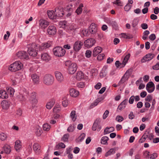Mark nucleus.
I'll return each instance as SVG.
<instances>
[{"instance_id":"obj_44","label":"nucleus","mask_w":159,"mask_h":159,"mask_svg":"<svg viewBox=\"0 0 159 159\" xmlns=\"http://www.w3.org/2000/svg\"><path fill=\"white\" fill-rule=\"evenodd\" d=\"M132 71L133 69L130 68L126 71L124 75L129 78L130 75L132 73Z\"/></svg>"},{"instance_id":"obj_64","label":"nucleus","mask_w":159,"mask_h":159,"mask_svg":"<svg viewBox=\"0 0 159 159\" xmlns=\"http://www.w3.org/2000/svg\"><path fill=\"white\" fill-rule=\"evenodd\" d=\"M157 155L156 154H153L151 155L150 157H148V159H154L157 157Z\"/></svg>"},{"instance_id":"obj_25","label":"nucleus","mask_w":159,"mask_h":159,"mask_svg":"<svg viewBox=\"0 0 159 159\" xmlns=\"http://www.w3.org/2000/svg\"><path fill=\"white\" fill-rule=\"evenodd\" d=\"M70 94L72 97H76L79 95V92L78 90H70Z\"/></svg>"},{"instance_id":"obj_29","label":"nucleus","mask_w":159,"mask_h":159,"mask_svg":"<svg viewBox=\"0 0 159 159\" xmlns=\"http://www.w3.org/2000/svg\"><path fill=\"white\" fill-rule=\"evenodd\" d=\"M116 149L115 148H111L110 149L108 152H107L105 154V156L107 157L112 154H113L115 153Z\"/></svg>"},{"instance_id":"obj_14","label":"nucleus","mask_w":159,"mask_h":159,"mask_svg":"<svg viewBox=\"0 0 159 159\" xmlns=\"http://www.w3.org/2000/svg\"><path fill=\"white\" fill-rule=\"evenodd\" d=\"M39 26L43 29H44L49 25V23L48 22L44 20H40L39 21Z\"/></svg>"},{"instance_id":"obj_52","label":"nucleus","mask_w":159,"mask_h":159,"mask_svg":"<svg viewBox=\"0 0 159 159\" xmlns=\"http://www.w3.org/2000/svg\"><path fill=\"white\" fill-rule=\"evenodd\" d=\"M116 119L118 122H121L124 120V118L121 116H117Z\"/></svg>"},{"instance_id":"obj_21","label":"nucleus","mask_w":159,"mask_h":159,"mask_svg":"<svg viewBox=\"0 0 159 159\" xmlns=\"http://www.w3.org/2000/svg\"><path fill=\"white\" fill-rule=\"evenodd\" d=\"M102 50V48L101 47H95L93 50V56H96L98 54L101 53Z\"/></svg>"},{"instance_id":"obj_45","label":"nucleus","mask_w":159,"mask_h":159,"mask_svg":"<svg viewBox=\"0 0 159 159\" xmlns=\"http://www.w3.org/2000/svg\"><path fill=\"white\" fill-rule=\"evenodd\" d=\"M43 128L44 130L48 131L49 130L50 128V126L47 123H46L43 125Z\"/></svg>"},{"instance_id":"obj_19","label":"nucleus","mask_w":159,"mask_h":159,"mask_svg":"<svg viewBox=\"0 0 159 159\" xmlns=\"http://www.w3.org/2000/svg\"><path fill=\"white\" fill-rule=\"evenodd\" d=\"M15 149L17 151L19 152L22 148L21 142L19 140H17L15 142Z\"/></svg>"},{"instance_id":"obj_32","label":"nucleus","mask_w":159,"mask_h":159,"mask_svg":"<svg viewBox=\"0 0 159 159\" xmlns=\"http://www.w3.org/2000/svg\"><path fill=\"white\" fill-rule=\"evenodd\" d=\"M35 133L37 136H40L42 133L41 128L39 126L37 127L35 129Z\"/></svg>"},{"instance_id":"obj_18","label":"nucleus","mask_w":159,"mask_h":159,"mask_svg":"<svg viewBox=\"0 0 159 159\" xmlns=\"http://www.w3.org/2000/svg\"><path fill=\"white\" fill-rule=\"evenodd\" d=\"M55 102V99H52L50 101L48 102L46 105V108L48 109H51L54 105Z\"/></svg>"},{"instance_id":"obj_51","label":"nucleus","mask_w":159,"mask_h":159,"mask_svg":"<svg viewBox=\"0 0 159 159\" xmlns=\"http://www.w3.org/2000/svg\"><path fill=\"white\" fill-rule=\"evenodd\" d=\"M77 86L79 88H83L85 86V84L84 82H81L77 84Z\"/></svg>"},{"instance_id":"obj_53","label":"nucleus","mask_w":159,"mask_h":159,"mask_svg":"<svg viewBox=\"0 0 159 159\" xmlns=\"http://www.w3.org/2000/svg\"><path fill=\"white\" fill-rule=\"evenodd\" d=\"M131 5L129 3H128L124 7V9L125 11H128L131 8Z\"/></svg>"},{"instance_id":"obj_27","label":"nucleus","mask_w":159,"mask_h":159,"mask_svg":"<svg viewBox=\"0 0 159 159\" xmlns=\"http://www.w3.org/2000/svg\"><path fill=\"white\" fill-rule=\"evenodd\" d=\"M114 130V128L113 127H107L104 129V134H106L113 132Z\"/></svg>"},{"instance_id":"obj_35","label":"nucleus","mask_w":159,"mask_h":159,"mask_svg":"<svg viewBox=\"0 0 159 159\" xmlns=\"http://www.w3.org/2000/svg\"><path fill=\"white\" fill-rule=\"evenodd\" d=\"M104 98L102 97L97 98L95 101L92 104L91 106L93 107L96 106L99 102L102 100Z\"/></svg>"},{"instance_id":"obj_55","label":"nucleus","mask_w":159,"mask_h":159,"mask_svg":"<svg viewBox=\"0 0 159 159\" xmlns=\"http://www.w3.org/2000/svg\"><path fill=\"white\" fill-rule=\"evenodd\" d=\"M92 54V52L89 50H87L85 52V56L87 57H90Z\"/></svg>"},{"instance_id":"obj_42","label":"nucleus","mask_w":159,"mask_h":159,"mask_svg":"<svg viewBox=\"0 0 159 159\" xmlns=\"http://www.w3.org/2000/svg\"><path fill=\"white\" fill-rule=\"evenodd\" d=\"M69 137V134H65L61 139V141L64 142H66L68 141V138Z\"/></svg>"},{"instance_id":"obj_16","label":"nucleus","mask_w":159,"mask_h":159,"mask_svg":"<svg viewBox=\"0 0 159 159\" xmlns=\"http://www.w3.org/2000/svg\"><path fill=\"white\" fill-rule=\"evenodd\" d=\"M62 11L63 9L61 7H57L56 8L55 13H56L57 17H61L63 16V13Z\"/></svg>"},{"instance_id":"obj_5","label":"nucleus","mask_w":159,"mask_h":159,"mask_svg":"<svg viewBox=\"0 0 159 159\" xmlns=\"http://www.w3.org/2000/svg\"><path fill=\"white\" fill-rule=\"evenodd\" d=\"M14 90H0V97L2 99H6L8 98L10 94L12 95V92L13 93Z\"/></svg>"},{"instance_id":"obj_31","label":"nucleus","mask_w":159,"mask_h":159,"mask_svg":"<svg viewBox=\"0 0 159 159\" xmlns=\"http://www.w3.org/2000/svg\"><path fill=\"white\" fill-rule=\"evenodd\" d=\"M84 76L83 72L81 71H78L76 73V78L78 80H80L84 78Z\"/></svg>"},{"instance_id":"obj_63","label":"nucleus","mask_w":159,"mask_h":159,"mask_svg":"<svg viewBox=\"0 0 159 159\" xmlns=\"http://www.w3.org/2000/svg\"><path fill=\"white\" fill-rule=\"evenodd\" d=\"M111 25L114 28L117 27L118 25L116 22L115 20H113L112 21H111Z\"/></svg>"},{"instance_id":"obj_40","label":"nucleus","mask_w":159,"mask_h":159,"mask_svg":"<svg viewBox=\"0 0 159 159\" xmlns=\"http://www.w3.org/2000/svg\"><path fill=\"white\" fill-rule=\"evenodd\" d=\"M7 138V135L4 133H1L0 134V139L2 141H4L6 140Z\"/></svg>"},{"instance_id":"obj_38","label":"nucleus","mask_w":159,"mask_h":159,"mask_svg":"<svg viewBox=\"0 0 159 159\" xmlns=\"http://www.w3.org/2000/svg\"><path fill=\"white\" fill-rule=\"evenodd\" d=\"M130 56V54L128 53L127 55H126L124 57L123 61L122 62V64L124 65V66H125L126 63L128 61L129 58Z\"/></svg>"},{"instance_id":"obj_37","label":"nucleus","mask_w":159,"mask_h":159,"mask_svg":"<svg viewBox=\"0 0 159 159\" xmlns=\"http://www.w3.org/2000/svg\"><path fill=\"white\" fill-rule=\"evenodd\" d=\"M62 106L64 107H66L68 104V100L67 99V98L66 97H64L62 99Z\"/></svg>"},{"instance_id":"obj_13","label":"nucleus","mask_w":159,"mask_h":159,"mask_svg":"<svg viewBox=\"0 0 159 159\" xmlns=\"http://www.w3.org/2000/svg\"><path fill=\"white\" fill-rule=\"evenodd\" d=\"M41 60L46 62H48L51 60V57L47 53H43L41 55Z\"/></svg>"},{"instance_id":"obj_54","label":"nucleus","mask_w":159,"mask_h":159,"mask_svg":"<svg viewBox=\"0 0 159 159\" xmlns=\"http://www.w3.org/2000/svg\"><path fill=\"white\" fill-rule=\"evenodd\" d=\"M109 112V111L107 110H106L105 111L102 116V118L103 119H105L108 116Z\"/></svg>"},{"instance_id":"obj_28","label":"nucleus","mask_w":159,"mask_h":159,"mask_svg":"<svg viewBox=\"0 0 159 159\" xmlns=\"http://www.w3.org/2000/svg\"><path fill=\"white\" fill-rule=\"evenodd\" d=\"M70 118L72 120L75 121L77 119V116L76 114V111L74 110L72 111L70 116Z\"/></svg>"},{"instance_id":"obj_58","label":"nucleus","mask_w":159,"mask_h":159,"mask_svg":"<svg viewBox=\"0 0 159 159\" xmlns=\"http://www.w3.org/2000/svg\"><path fill=\"white\" fill-rule=\"evenodd\" d=\"M34 99H36V94L35 93H32L30 97V101H31L32 100H34Z\"/></svg>"},{"instance_id":"obj_9","label":"nucleus","mask_w":159,"mask_h":159,"mask_svg":"<svg viewBox=\"0 0 159 159\" xmlns=\"http://www.w3.org/2000/svg\"><path fill=\"white\" fill-rule=\"evenodd\" d=\"M100 118H97L96 119L93 123L92 127V129L93 131H95L97 129V127H98V131H99L101 129V127L99 126V124L100 123Z\"/></svg>"},{"instance_id":"obj_20","label":"nucleus","mask_w":159,"mask_h":159,"mask_svg":"<svg viewBox=\"0 0 159 159\" xmlns=\"http://www.w3.org/2000/svg\"><path fill=\"white\" fill-rule=\"evenodd\" d=\"M128 103V100L125 99L118 106L117 108V110H121L125 107L126 105Z\"/></svg>"},{"instance_id":"obj_49","label":"nucleus","mask_w":159,"mask_h":159,"mask_svg":"<svg viewBox=\"0 0 159 159\" xmlns=\"http://www.w3.org/2000/svg\"><path fill=\"white\" fill-rule=\"evenodd\" d=\"M138 23V21L137 19H134L132 23V26L134 28L136 27Z\"/></svg>"},{"instance_id":"obj_26","label":"nucleus","mask_w":159,"mask_h":159,"mask_svg":"<svg viewBox=\"0 0 159 159\" xmlns=\"http://www.w3.org/2000/svg\"><path fill=\"white\" fill-rule=\"evenodd\" d=\"M31 78L34 84H38L39 82V77L36 74L32 75Z\"/></svg>"},{"instance_id":"obj_17","label":"nucleus","mask_w":159,"mask_h":159,"mask_svg":"<svg viewBox=\"0 0 159 159\" xmlns=\"http://www.w3.org/2000/svg\"><path fill=\"white\" fill-rule=\"evenodd\" d=\"M107 67L106 66H104L103 67L99 75L100 77L103 78L106 75L107 73Z\"/></svg>"},{"instance_id":"obj_41","label":"nucleus","mask_w":159,"mask_h":159,"mask_svg":"<svg viewBox=\"0 0 159 159\" xmlns=\"http://www.w3.org/2000/svg\"><path fill=\"white\" fill-rule=\"evenodd\" d=\"M150 32L148 30H145L143 33L142 39L144 40H146L148 38V35L149 34Z\"/></svg>"},{"instance_id":"obj_7","label":"nucleus","mask_w":159,"mask_h":159,"mask_svg":"<svg viewBox=\"0 0 159 159\" xmlns=\"http://www.w3.org/2000/svg\"><path fill=\"white\" fill-rule=\"evenodd\" d=\"M95 43V40L92 38L88 39L85 40L84 43L85 47L90 48L93 46Z\"/></svg>"},{"instance_id":"obj_48","label":"nucleus","mask_w":159,"mask_h":159,"mask_svg":"<svg viewBox=\"0 0 159 159\" xmlns=\"http://www.w3.org/2000/svg\"><path fill=\"white\" fill-rule=\"evenodd\" d=\"M53 111L55 113H57L60 110V108L59 105L55 106L53 108Z\"/></svg>"},{"instance_id":"obj_1","label":"nucleus","mask_w":159,"mask_h":159,"mask_svg":"<svg viewBox=\"0 0 159 159\" xmlns=\"http://www.w3.org/2000/svg\"><path fill=\"white\" fill-rule=\"evenodd\" d=\"M39 47L38 45L35 43L28 45V51L29 55L33 57H36L38 54Z\"/></svg>"},{"instance_id":"obj_47","label":"nucleus","mask_w":159,"mask_h":159,"mask_svg":"<svg viewBox=\"0 0 159 159\" xmlns=\"http://www.w3.org/2000/svg\"><path fill=\"white\" fill-rule=\"evenodd\" d=\"M85 134L84 133L81 134L78 139V141L80 142L82 141L85 137Z\"/></svg>"},{"instance_id":"obj_46","label":"nucleus","mask_w":159,"mask_h":159,"mask_svg":"<svg viewBox=\"0 0 159 159\" xmlns=\"http://www.w3.org/2000/svg\"><path fill=\"white\" fill-rule=\"evenodd\" d=\"M43 44L44 45V47L46 49L51 46L52 44V42L50 41H48L47 43H43Z\"/></svg>"},{"instance_id":"obj_23","label":"nucleus","mask_w":159,"mask_h":159,"mask_svg":"<svg viewBox=\"0 0 159 159\" xmlns=\"http://www.w3.org/2000/svg\"><path fill=\"white\" fill-rule=\"evenodd\" d=\"M2 108L5 110L7 109L9 107V102L6 100H3L1 103Z\"/></svg>"},{"instance_id":"obj_34","label":"nucleus","mask_w":159,"mask_h":159,"mask_svg":"<svg viewBox=\"0 0 159 159\" xmlns=\"http://www.w3.org/2000/svg\"><path fill=\"white\" fill-rule=\"evenodd\" d=\"M108 138L106 136H104L102 137L101 140V143L102 144H107V141L108 140Z\"/></svg>"},{"instance_id":"obj_8","label":"nucleus","mask_w":159,"mask_h":159,"mask_svg":"<svg viewBox=\"0 0 159 159\" xmlns=\"http://www.w3.org/2000/svg\"><path fill=\"white\" fill-rule=\"evenodd\" d=\"M17 57L20 59L28 60L29 56L27 53L24 51L19 52L17 54Z\"/></svg>"},{"instance_id":"obj_33","label":"nucleus","mask_w":159,"mask_h":159,"mask_svg":"<svg viewBox=\"0 0 159 159\" xmlns=\"http://www.w3.org/2000/svg\"><path fill=\"white\" fill-rule=\"evenodd\" d=\"M152 88V89H155V86L153 83L152 82H149L148 83L146 86V89H149Z\"/></svg>"},{"instance_id":"obj_43","label":"nucleus","mask_w":159,"mask_h":159,"mask_svg":"<svg viewBox=\"0 0 159 159\" xmlns=\"http://www.w3.org/2000/svg\"><path fill=\"white\" fill-rule=\"evenodd\" d=\"M59 24L61 25V27L62 28H65L68 25V23L65 20L63 21H60L59 22Z\"/></svg>"},{"instance_id":"obj_4","label":"nucleus","mask_w":159,"mask_h":159,"mask_svg":"<svg viewBox=\"0 0 159 159\" xmlns=\"http://www.w3.org/2000/svg\"><path fill=\"white\" fill-rule=\"evenodd\" d=\"M53 51L54 55L58 57H62L64 56L66 53L65 50L61 47L59 46L54 48Z\"/></svg>"},{"instance_id":"obj_36","label":"nucleus","mask_w":159,"mask_h":159,"mask_svg":"<svg viewBox=\"0 0 159 159\" xmlns=\"http://www.w3.org/2000/svg\"><path fill=\"white\" fill-rule=\"evenodd\" d=\"M84 7L83 4L82 3H81L79 7H78L77 9L75 11V12L78 14L79 15L80 14L82 11V8Z\"/></svg>"},{"instance_id":"obj_56","label":"nucleus","mask_w":159,"mask_h":159,"mask_svg":"<svg viewBox=\"0 0 159 159\" xmlns=\"http://www.w3.org/2000/svg\"><path fill=\"white\" fill-rule=\"evenodd\" d=\"M152 68L154 70H159V62L157 63L155 65L153 66Z\"/></svg>"},{"instance_id":"obj_11","label":"nucleus","mask_w":159,"mask_h":159,"mask_svg":"<svg viewBox=\"0 0 159 159\" xmlns=\"http://www.w3.org/2000/svg\"><path fill=\"white\" fill-rule=\"evenodd\" d=\"M47 32L49 35H54L56 33L57 29L54 26H49L47 29Z\"/></svg>"},{"instance_id":"obj_61","label":"nucleus","mask_w":159,"mask_h":159,"mask_svg":"<svg viewBox=\"0 0 159 159\" xmlns=\"http://www.w3.org/2000/svg\"><path fill=\"white\" fill-rule=\"evenodd\" d=\"M149 39L151 40H154L156 39V36L154 34H152L149 36Z\"/></svg>"},{"instance_id":"obj_22","label":"nucleus","mask_w":159,"mask_h":159,"mask_svg":"<svg viewBox=\"0 0 159 159\" xmlns=\"http://www.w3.org/2000/svg\"><path fill=\"white\" fill-rule=\"evenodd\" d=\"M33 150L36 153H38L40 152L41 146L38 143H35L33 146Z\"/></svg>"},{"instance_id":"obj_6","label":"nucleus","mask_w":159,"mask_h":159,"mask_svg":"<svg viewBox=\"0 0 159 159\" xmlns=\"http://www.w3.org/2000/svg\"><path fill=\"white\" fill-rule=\"evenodd\" d=\"M83 43L81 41L78 40L73 44V49L75 52H79L82 48Z\"/></svg>"},{"instance_id":"obj_30","label":"nucleus","mask_w":159,"mask_h":159,"mask_svg":"<svg viewBox=\"0 0 159 159\" xmlns=\"http://www.w3.org/2000/svg\"><path fill=\"white\" fill-rule=\"evenodd\" d=\"M5 152L7 154H9L11 152V147L8 144H5L3 147Z\"/></svg>"},{"instance_id":"obj_12","label":"nucleus","mask_w":159,"mask_h":159,"mask_svg":"<svg viewBox=\"0 0 159 159\" xmlns=\"http://www.w3.org/2000/svg\"><path fill=\"white\" fill-rule=\"evenodd\" d=\"M55 75L57 80L60 83L62 82L64 80V77L60 72L56 71L55 72Z\"/></svg>"},{"instance_id":"obj_2","label":"nucleus","mask_w":159,"mask_h":159,"mask_svg":"<svg viewBox=\"0 0 159 159\" xmlns=\"http://www.w3.org/2000/svg\"><path fill=\"white\" fill-rule=\"evenodd\" d=\"M65 64L68 67V71L69 74H73L75 73L77 68L76 63H72L70 61H67L65 62Z\"/></svg>"},{"instance_id":"obj_50","label":"nucleus","mask_w":159,"mask_h":159,"mask_svg":"<svg viewBox=\"0 0 159 159\" xmlns=\"http://www.w3.org/2000/svg\"><path fill=\"white\" fill-rule=\"evenodd\" d=\"M128 78H128L127 76L124 75L122 78L120 80V81L119 82V83H124L125 81L127 80Z\"/></svg>"},{"instance_id":"obj_62","label":"nucleus","mask_w":159,"mask_h":159,"mask_svg":"<svg viewBox=\"0 0 159 159\" xmlns=\"http://www.w3.org/2000/svg\"><path fill=\"white\" fill-rule=\"evenodd\" d=\"M154 13L155 14H158L159 13V8L158 7H156L154 9Z\"/></svg>"},{"instance_id":"obj_59","label":"nucleus","mask_w":159,"mask_h":159,"mask_svg":"<svg viewBox=\"0 0 159 159\" xmlns=\"http://www.w3.org/2000/svg\"><path fill=\"white\" fill-rule=\"evenodd\" d=\"M149 78V77L148 75H145L143 77V80L144 82H146L148 81Z\"/></svg>"},{"instance_id":"obj_57","label":"nucleus","mask_w":159,"mask_h":159,"mask_svg":"<svg viewBox=\"0 0 159 159\" xmlns=\"http://www.w3.org/2000/svg\"><path fill=\"white\" fill-rule=\"evenodd\" d=\"M105 55L103 54H101L98 55L97 59L98 60H101L103 59Z\"/></svg>"},{"instance_id":"obj_15","label":"nucleus","mask_w":159,"mask_h":159,"mask_svg":"<svg viewBox=\"0 0 159 159\" xmlns=\"http://www.w3.org/2000/svg\"><path fill=\"white\" fill-rule=\"evenodd\" d=\"M97 30L96 25L93 23H92L89 28V31L92 34L95 33L97 31Z\"/></svg>"},{"instance_id":"obj_39","label":"nucleus","mask_w":159,"mask_h":159,"mask_svg":"<svg viewBox=\"0 0 159 159\" xmlns=\"http://www.w3.org/2000/svg\"><path fill=\"white\" fill-rule=\"evenodd\" d=\"M148 137V134L145 133L140 139L139 141V143H142L144 142L145 139Z\"/></svg>"},{"instance_id":"obj_24","label":"nucleus","mask_w":159,"mask_h":159,"mask_svg":"<svg viewBox=\"0 0 159 159\" xmlns=\"http://www.w3.org/2000/svg\"><path fill=\"white\" fill-rule=\"evenodd\" d=\"M55 13L53 11H48L47 12V14L48 17L50 19H55L57 18V16L55 15Z\"/></svg>"},{"instance_id":"obj_10","label":"nucleus","mask_w":159,"mask_h":159,"mask_svg":"<svg viewBox=\"0 0 159 159\" xmlns=\"http://www.w3.org/2000/svg\"><path fill=\"white\" fill-rule=\"evenodd\" d=\"M154 57V54L150 53L146 54L141 60L142 63L145 62L146 61H149L151 60Z\"/></svg>"},{"instance_id":"obj_60","label":"nucleus","mask_w":159,"mask_h":159,"mask_svg":"<svg viewBox=\"0 0 159 159\" xmlns=\"http://www.w3.org/2000/svg\"><path fill=\"white\" fill-rule=\"evenodd\" d=\"M134 116H135L132 112H131L128 116L129 118L131 120L133 119Z\"/></svg>"},{"instance_id":"obj_3","label":"nucleus","mask_w":159,"mask_h":159,"mask_svg":"<svg viewBox=\"0 0 159 159\" xmlns=\"http://www.w3.org/2000/svg\"><path fill=\"white\" fill-rule=\"evenodd\" d=\"M54 81V77L50 74L45 75L43 77V82L47 85L49 86L52 85Z\"/></svg>"}]
</instances>
